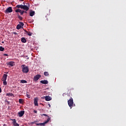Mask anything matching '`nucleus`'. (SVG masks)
Instances as JSON below:
<instances>
[{
  "mask_svg": "<svg viewBox=\"0 0 126 126\" xmlns=\"http://www.w3.org/2000/svg\"><path fill=\"white\" fill-rule=\"evenodd\" d=\"M67 102L69 107H70V108H72L73 106V99L71 97L70 99L68 100Z\"/></svg>",
  "mask_w": 126,
  "mask_h": 126,
  "instance_id": "obj_3",
  "label": "nucleus"
},
{
  "mask_svg": "<svg viewBox=\"0 0 126 126\" xmlns=\"http://www.w3.org/2000/svg\"><path fill=\"white\" fill-rule=\"evenodd\" d=\"M19 102L20 104H22L23 103V99H21V98L19 99Z\"/></svg>",
  "mask_w": 126,
  "mask_h": 126,
  "instance_id": "obj_24",
  "label": "nucleus"
},
{
  "mask_svg": "<svg viewBox=\"0 0 126 126\" xmlns=\"http://www.w3.org/2000/svg\"><path fill=\"white\" fill-rule=\"evenodd\" d=\"M0 52H3V51H4V48L2 47V46H0Z\"/></svg>",
  "mask_w": 126,
  "mask_h": 126,
  "instance_id": "obj_22",
  "label": "nucleus"
},
{
  "mask_svg": "<svg viewBox=\"0 0 126 126\" xmlns=\"http://www.w3.org/2000/svg\"><path fill=\"white\" fill-rule=\"evenodd\" d=\"M3 56H6V57H7V56H8V55H7V54H4L3 55Z\"/></svg>",
  "mask_w": 126,
  "mask_h": 126,
  "instance_id": "obj_33",
  "label": "nucleus"
},
{
  "mask_svg": "<svg viewBox=\"0 0 126 126\" xmlns=\"http://www.w3.org/2000/svg\"><path fill=\"white\" fill-rule=\"evenodd\" d=\"M44 74L45 76H49V72H44Z\"/></svg>",
  "mask_w": 126,
  "mask_h": 126,
  "instance_id": "obj_21",
  "label": "nucleus"
},
{
  "mask_svg": "<svg viewBox=\"0 0 126 126\" xmlns=\"http://www.w3.org/2000/svg\"><path fill=\"white\" fill-rule=\"evenodd\" d=\"M20 13L21 14V15H23V13H24V10H21V12H20Z\"/></svg>",
  "mask_w": 126,
  "mask_h": 126,
  "instance_id": "obj_26",
  "label": "nucleus"
},
{
  "mask_svg": "<svg viewBox=\"0 0 126 126\" xmlns=\"http://www.w3.org/2000/svg\"><path fill=\"white\" fill-rule=\"evenodd\" d=\"M2 43H4V42H3V41H2Z\"/></svg>",
  "mask_w": 126,
  "mask_h": 126,
  "instance_id": "obj_42",
  "label": "nucleus"
},
{
  "mask_svg": "<svg viewBox=\"0 0 126 126\" xmlns=\"http://www.w3.org/2000/svg\"><path fill=\"white\" fill-rule=\"evenodd\" d=\"M0 93H1V88H0Z\"/></svg>",
  "mask_w": 126,
  "mask_h": 126,
  "instance_id": "obj_34",
  "label": "nucleus"
},
{
  "mask_svg": "<svg viewBox=\"0 0 126 126\" xmlns=\"http://www.w3.org/2000/svg\"><path fill=\"white\" fill-rule=\"evenodd\" d=\"M11 121H12L13 126H19V124L16 123V119H11Z\"/></svg>",
  "mask_w": 126,
  "mask_h": 126,
  "instance_id": "obj_7",
  "label": "nucleus"
},
{
  "mask_svg": "<svg viewBox=\"0 0 126 126\" xmlns=\"http://www.w3.org/2000/svg\"><path fill=\"white\" fill-rule=\"evenodd\" d=\"M25 13H27V11H24Z\"/></svg>",
  "mask_w": 126,
  "mask_h": 126,
  "instance_id": "obj_38",
  "label": "nucleus"
},
{
  "mask_svg": "<svg viewBox=\"0 0 126 126\" xmlns=\"http://www.w3.org/2000/svg\"><path fill=\"white\" fill-rule=\"evenodd\" d=\"M22 9H24V10H26V11H28V10H29V7L25 5H23Z\"/></svg>",
  "mask_w": 126,
  "mask_h": 126,
  "instance_id": "obj_8",
  "label": "nucleus"
},
{
  "mask_svg": "<svg viewBox=\"0 0 126 126\" xmlns=\"http://www.w3.org/2000/svg\"><path fill=\"white\" fill-rule=\"evenodd\" d=\"M27 60H29V57H28Z\"/></svg>",
  "mask_w": 126,
  "mask_h": 126,
  "instance_id": "obj_39",
  "label": "nucleus"
},
{
  "mask_svg": "<svg viewBox=\"0 0 126 126\" xmlns=\"http://www.w3.org/2000/svg\"><path fill=\"white\" fill-rule=\"evenodd\" d=\"M48 106H49V108H50V107H51V104H48Z\"/></svg>",
  "mask_w": 126,
  "mask_h": 126,
  "instance_id": "obj_35",
  "label": "nucleus"
},
{
  "mask_svg": "<svg viewBox=\"0 0 126 126\" xmlns=\"http://www.w3.org/2000/svg\"><path fill=\"white\" fill-rule=\"evenodd\" d=\"M22 71L23 73H28L29 72V68L25 64L22 65L21 66Z\"/></svg>",
  "mask_w": 126,
  "mask_h": 126,
  "instance_id": "obj_1",
  "label": "nucleus"
},
{
  "mask_svg": "<svg viewBox=\"0 0 126 126\" xmlns=\"http://www.w3.org/2000/svg\"><path fill=\"white\" fill-rule=\"evenodd\" d=\"M27 97H28V98H30V95L27 94Z\"/></svg>",
  "mask_w": 126,
  "mask_h": 126,
  "instance_id": "obj_30",
  "label": "nucleus"
},
{
  "mask_svg": "<svg viewBox=\"0 0 126 126\" xmlns=\"http://www.w3.org/2000/svg\"><path fill=\"white\" fill-rule=\"evenodd\" d=\"M13 34H14L15 35H17V33L16 32H13Z\"/></svg>",
  "mask_w": 126,
  "mask_h": 126,
  "instance_id": "obj_31",
  "label": "nucleus"
},
{
  "mask_svg": "<svg viewBox=\"0 0 126 126\" xmlns=\"http://www.w3.org/2000/svg\"><path fill=\"white\" fill-rule=\"evenodd\" d=\"M25 113V111H21L19 112V113H18L19 117H23V115H24Z\"/></svg>",
  "mask_w": 126,
  "mask_h": 126,
  "instance_id": "obj_10",
  "label": "nucleus"
},
{
  "mask_svg": "<svg viewBox=\"0 0 126 126\" xmlns=\"http://www.w3.org/2000/svg\"><path fill=\"white\" fill-rule=\"evenodd\" d=\"M23 5H17L16 7H17V8H21V9H22V6Z\"/></svg>",
  "mask_w": 126,
  "mask_h": 126,
  "instance_id": "obj_18",
  "label": "nucleus"
},
{
  "mask_svg": "<svg viewBox=\"0 0 126 126\" xmlns=\"http://www.w3.org/2000/svg\"><path fill=\"white\" fill-rule=\"evenodd\" d=\"M34 104L35 106H38V98L35 97L34 99Z\"/></svg>",
  "mask_w": 126,
  "mask_h": 126,
  "instance_id": "obj_11",
  "label": "nucleus"
},
{
  "mask_svg": "<svg viewBox=\"0 0 126 126\" xmlns=\"http://www.w3.org/2000/svg\"><path fill=\"white\" fill-rule=\"evenodd\" d=\"M21 42H22V43H26V42L27 41L26 40V39H25L24 37H22V38H21Z\"/></svg>",
  "mask_w": 126,
  "mask_h": 126,
  "instance_id": "obj_16",
  "label": "nucleus"
},
{
  "mask_svg": "<svg viewBox=\"0 0 126 126\" xmlns=\"http://www.w3.org/2000/svg\"><path fill=\"white\" fill-rule=\"evenodd\" d=\"M25 32H26V33H27V34H28V35L29 36H32V32H28V31H25Z\"/></svg>",
  "mask_w": 126,
  "mask_h": 126,
  "instance_id": "obj_19",
  "label": "nucleus"
},
{
  "mask_svg": "<svg viewBox=\"0 0 126 126\" xmlns=\"http://www.w3.org/2000/svg\"><path fill=\"white\" fill-rule=\"evenodd\" d=\"M42 116H44V117H49L47 114H42Z\"/></svg>",
  "mask_w": 126,
  "mask_h": 126,
  "instance_id": "obj_28",
  "label": "nucleus"
},
{
  "mask_svg": "<svg viewBox=\"0 0 126 126\" xmlns=\"http://www.w3.org/2000/svg\"><path fill=\"white\" fill-rule=\"evenodd\" d=\"M45 98L46 101H51L52 100V97L50 96H46Z\"/></svg>",
  "mask_w": 126,
  "mask_h": 126,
  "instance_id": "obj_14",
  "label": "nucleus"
},
{
  "mask_svg": "<svg viewBox=\"0 0 126 126\" xmlns=\"http://www.w3.org/2000/svg\"><path fill=\"white\" fill-rule=\"evenodd\" d=\"M33 113H35V114H37V110H34Z\"/></svg>",
  "mask_w": 126,
  "mask_h": 126,
  "instance_id": "obj_32",
  "label": "nucleus"
},
{
  "mask_svg": "<svg viewBox=\"0 0 126 126\" xmlns=\"http://www.w3.org/2000/svg\"><path fill=\"white\" fill-rule=\"evenodd\" d=\"M7 79V74H4L3 75L2 78L1 79L2 81H5L6 79Z\"/></svg>",
  "mask_w": 126,
  "mask_h": 126,
  "instance_id": "obj_9",
  "label": "nucleus"
},
{
  "mask_svg": "<svg viewBox=\"0 0 126 126\" xmlns=\"http://www.w3.org/2000/svg\"><path fill=\"white\" fill-rule=\"evenodd\" d=\"M50 120H51V119L50 118H48V119L47 120V121H45L44 123H36V126H45V125H46V124H48V122H50Z\"/></svg>",
  "mask_w": 126,
  "mask_h": 126,
  "instance_id": "obj_2",
  "label": "nucleus"
},
{
  "mask_svg": "<svg viewBox=\"0 0 126 126\" xmlns=\"http://www.w3.org/2000/svg\"><path fill=\"white\" fill-rule=\"evenodd\" d=\"M30 16H34V15H35V11H31L30 12Z\"/></svg>",
  "mask_w": 126,
  "mask_h": 126,
  "instance_id": "obj_15",
  "label": "nucleus"
},
{
  "mask_svg": "<svg viewBox=\"0 0 126 126\" xmlns=\"http://www.w3.org/2000/svg\"><path fill=\"white\" fill-rule=\"evenodd\" d=\"M41 75H36L34 77V81H38L40 78H41Z\"/></svg>",
  "mask_w": 126,
  "mask_h": 126,
  "instance_id": "obj_6",
  "label": "nucleus"
},
{
  "mask_svg": "<svg viewBox=\"0 0 126 126\" xmlns=\"http://www.w3.org/2000/svg\"><path fill=\"white\" fill-rule=\"evenodd\" d=\"M2 81H3V85H4V86L7 85V82H6V80Z\"/></svg>",
  "mask_w": 126,
  "mask_h": 126,
  "instance_id": "obj_23",
  "label": "nucleus"
},
{
  "mask_svg": "<svg viewBox=\"0 0 126 126\" xmlns=\"http://www.w3.org/2000/svg\"><path fill=\"white\" fill-rule=\"evenodd\" d=\"M13 11V10H12V7H9L4 11V12L5 13H10L12 12Z\"/></svg>",
  "mask_w": 126,
  "mask_h": 126,
  "instance_id": "obj_4",
  "label": "nucleus"
},
{
  "mask_svg": "<svg viewBox=\"0 0 126 126\" xmlns=\"http://www.w3.org/2000/svg\"><path fill=\"white\" fill-rule=\"evenodd\" d=\"M26 57H27V58H28V56H27Z\"/></svg>",
  "mask_w": 126,
  "mask_h": 126,
  "instance_id": "obj_41",
  "label": "nucleus"
},
{
  "mask_svg": "<svg viewBox=\"0 0 126 126\" xmlns=\"http://www.w3.org/2000/svg\"><path fill=\"white\" fill-rule=\"evenodd\" d=\"M18 18H19L20 20H22V19H23L22 17H21V16L18 15Z\"/></svg>",
  "mask_w": 126,
  "mask_h": 126,
  "instance_id": "obj_27",
  "label": "nucleus"
},
{
  "mask_svg": "<svg viewBox=\"0 0 126 126\" xmlns=\"http://www.w3.org/2000/svg\"><path fill=\"white\" fill-rule=\"evenodd\" d=\"M23 26H24V24L22 22H20L19 24L17 25L16 28L17 30H19V29H21Z\"/></svg>",
  "mask_w": 126,
  "mask_h": 126,
  "instance_id": "obj_5",
  "label": "nucleus"
},
{
  "mask_svg": "<svg viewBox=\"0 0 126 126\" xmlns=\"http://www.w3.org/2000/svg\"><path fill=\"white\" fill-rule=\"evenodd\" d=\"M20 83H27V81L25 80H21L20 81Z\"/></svg>",
  "mask_w": 126,
  "mask_h": 126,
  "instance_id": "obj_20",
  "label": "nucleus"
},
{
  "mask_svg": "<svg viewBox=\"0 0 126 126\" xmlns=\"http://www.w3.org/2000/svg\"><path fill=\"white\" fill-rule=\"evenodd\" d=\"M7 65H10L11 66H14V62L11 61L7 63Z\"/></svg>",
  "mask_w": 126,
  "mask_h": 126,
  "instance_id": "obj_13",
  "label": "nucleus"
},
{
  "mask_svg": "<svg viewBox=\"0 0 126 126\" xmlns=\"http://www.w3.org/2000/svg\"><path fill=\"white\" fill-rule=\"evenodd\" d=\"M3 126H6V124H3Z\"/></svg>",
  "mask_w": 126,
  "mask_h": 126,
  "instance_id": "obj_36",
  "label": "nucleus"
},
{
  "mask_svg": "<svg viewBox=\"0 0 126 126\" xmlns=\"http://www.w3.org/2000/svg\"><path fill=\"white\" fill-rule=\"evenodd\" d=\"M6 95V96H8L9 97L14 96V95L12 93H7Z\"/></svg>",
  "mask_w": 126,
  "mask_h": 126,
  "instance_id": "obj_17",
  "label": "nucleus"
},
{
  "mask_svg": "<svg viewBox=\"0 0 126 126\" xmlns=\"http://www.w3.org/2000/svg\"><path fill=\"white\" fill-rule=\"evenodd\" d=\"M5 102H6L7 105H9V104H10L9 101L6 100Z\"/></svg>",
  "mask_w": 126,
  "mask_h": 126,
  "instance_id": "obj_29",
  "label": "nucleus"
},
{
  "mask_svg": "<svg viewBox=\"0 0 126 126\" xmlns=\"http://www.w3.org/2000/svg\"><path fill=\"white\" fill-rule=\"evenodd\" d=\"M40 83H42V84H48L49 83V82L48 80H44L40 81Z\"/></svg>",
  "mask_w": 126,
  "mask_h": 126,
  "instance_id": "obj_12",
  "label": "nucleus"
},
{
  "mask_svg": "<svg viewBox=\"0 0 126 126\" xmlns=\"http://www.w3.org/2000/svg\"><path fill=\"white\" fill-rule=\"evenodd\" d=\"M35 122H32V124H34Z\"/></svg>",
  "mask_w": 126,
  "mask_h": 126,
  "instance_id": "obj_37",
  "label": "nucleus"
},
{
  "mask_svg": "<svg viewBox=\"0 0 126 126\" xmlns=\"http://www.w3.org/2000/svg\"><path fill=\"white\" fill-rule=\"evenodd\" d=\"M47 89H49V88H47Z\"/></svg>",
  "mask_w": 126,
  "mask_h": 126,
  "instance_id": "obj_43",
  "label": "nucleus"
},
{
  "mask_svg": "<svg viewBox=\"0 0 126 126\" xmlns=\"http://www.w3.org/2000/svg\"><path fill=\"white\" fill-rule=\"evenodd\" d=\"M21 0L22 1H23V0Z\"/></svg>",
  "mask_w": 126,
  "mask_h": 126,
  "instance_id": "obj_40",
  "label": "nucleus"
},
{
  "mask_svg": "<svg viewBox=\"0 0 126 126\" xmlns=\"http://www.w3.org/2000/svg\"><path fill=\"white\" fill-rule=\"evenodd\" d=\"M21 12V10H20L19 9H16L15 10V12H17V13H18V12L20 13Z\"/></svg>",
  "mask_w": 126,
  "mask_h": 126,
  "instance_id": "obj_25",
  "label": "nucleus"
}]
</instances>
